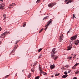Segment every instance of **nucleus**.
Masks as SVG:
<instances>
[{"instance_id": "c9c22d12", "label": "nucleus", "mask_w": 79, "mask_h": 79, "mask_svg": "<svg viewBox=\"0 0 79 79\" xmlns=\"http://www.w3.org/2000/svg\"><path fill=\"white\" fill-rule=\"evenodd\" d=\"M77 79V77H74V78H73V79Z\"/></svg>"}, {"instance_id": "f257e3e1", "label": "nucleus", "mask_w": 79, "mask_h": 79, "mask_svg": "<svg viewBox=\"0 0 79 79\" xmlns=\"http://www.w3.org/2000/svg\"><path fill=\"white\" fill-rule=\"evenodd\" d=\"M56 53V52H54L52 53V58H53L54 60H56L57 58H58V56H56L54 55L55 53Z\"/></svg>"}, {"instance_id": "bb28decb", "label": "nucleus", "mask_w": 79, "mask_h": 79, "mask_svg": "<svg viewBox=\"0 0 79 79\" xmlns=\"http://www.w3.org/2000/svg\"><path fill=\"white\" fill-rule=\"evenodd\" d=\"M43 30H44V29L43 28H42L40 31V32H42V31H43Z\"/></svg>"}, {"instance_id": "1a4fd4ad", "label": "nucleus", "mask_w": 79, "mask_h": 79, "mask_svg": "<svg viewBox=\"0 0 79 79\" xmlns=\"http://www.w3.org/2000/svg\"><path fill=\"white\" fill-rule=\"evenodd\" d=\"M72 2H74V1L73 0H69L66 4H68V3H71Z\"/></svg>"}, {"instance_id": "37998d69", "label": "nucleus", "mask_w": 79, "mask_h": 79, "mask_svg": "<svg viewBox=\"0 0 79 79\" xmlns=\"http://www.w3.org/2000/svg\"><path fill=\"white\" fill-rule=\"evenodd\" d=\"M38 52H40V49H39L38 51Z\"/></svg>"}, {"instance_id": "bf43d9fd", "label": "nucleus", "mask_w": 79, "mask_h": 79, "mask_svg": "<svg viewBox=\"0 0 79 79\" xmlns=\"http://www.w3.org/2000/svg\"><path fill=\"white\" fill-rule=\"evenodd\" d=\"M39 58H40V56L39 57Z\"/></svg>"}, {"instance_id": "c756f323", "label": "nucleus", "mask_w": 79, "mask_h": 79, "mask_svg": "<svg viewBox=\"0 0 79 79\" xmlns=\"http://www.w3.org/2000/svg\"><path fill=\"white\" fill-rule=\"evenodd\" d=\"M6 15H4L3 16V17H4V18H6Z\"/></svg>"}, {"instance_id": "412c9836", "label": "nucleus", "mask_w": 79, "mask_h": 79, "mask_svg": "<svg viewBox=\"0 0 79 79\" xmlns=\"http://www.w3.org/2000/svg\"><path fill=\"white\" fill-rule=\"evenodd\" d=\"M31 71L32 72H34V71H35V70H34V68H33V69H31Z\"/></svg>"}, {"instance_id": "de8ad7c7", "label": "nucleus", "mask_w": 79, "mask_h": 79, "mask_svg": "<svg viewBox=\"0 0 79 79\" xmlns=\"http://www.w3.org/2000/svg\"><path fill=\"white\" fill-rule=\"evenodd\" d=\"M11 7H10V6H8V8H10Z\"/></svg>"}, {"instance_id": "49530a36", "label": "nucleus", "mask_w": 79, "mask_h": 79, "mask_svg": "<svg viewBox=\"0 0 79 79\" xmlns=\"http://www.w3.org/2000/svg\"><path fill=\"white\" fill-rule=\"evenodd\" d=\"M39 69L40 70V64H39Z\"/></svg>"}, {"instance_id": "13d9d810", "label": "nucleus", "mask_w": 79, "mask_h": 79, "mask_svg": "<svg viewBox=\"0 0 79 79\" xmlns=\"http://www.w3.org/2000/svg\"><path fill=\"white\" fill-rule=\"evenodd\" d=\"M71 55H73V54H72Z\"/></svg>"}, {"instance_id": "393cba45", "label": "nucleus", "mask_w": 79, "mask_h": 79, "mask_svg": "<svg viewBox=\"0 0 79 79\" xmlns=\"http://www.w3.org/2000/svg\"><path fill=\"white\" fill-rule=\"evenodd\" d=\"M26 23H24V25H23V27H25V26H26Z\"/></svg>"}, {"instance_id": "aec40b11", "label": "nucleus", "mask_w": 79, "mask_h": 79, "mask_svg": "<svg viewBox=\"0 0 79 79\" xmlns=\"http://www.w3.org/2000/svg\"><path fill=\"white\" fill-rule=\"evenodd\" d=\"M40 78V77L37 76L35 77V79H39Z\"/></svg>"}, {"instance_id": "a19ab883", "label": "nucleus", "mask_w": 79, "mask_h": 79, "mask_svg": "<svg viewBox=\"0 0 79 79\" xmlns=\"http://www.w3.org/2000/svg\"><path fill=\"white\" fill-rule=\"evenodd\" d=\"M42 50V48H40V51H41V50Z\"/></svg>"}, {"instance_id": "2eb2a0df", "label": "nucleus", "mask_w": 79, "mask_h": 79, "mask_svg": "<svg viewBox=\"0 0 79 79\" xmlns=\"http://www.w3.org/2000/svg\"><path fill=\"white\" fill-rule=\"evenodd\" d=\"M68 77V75H63L62 77L63 78H66V77Z\"/></svg>"}, {"instance_id": "9d476101", "label": "nucleus", "mask_w": 79, "mask_h": 79, "mask_svg": "<svg viewBox=\"0 0 79 79\" xmlns=\"http://www.w3.org/2000/svg\"><path fill=\"white\" fill-rule=\"evenodd\" d=\"M71 48H72V46H68L67 50H71Z\"/></svg>"}, {"instance_id": "4d7b16f0", "label": "nucleus", "mask_w": 79, "mask_h": 79, "mask_svg": "<svg viewBox=\"0 0 79 79\" xmlns=\"http://www.w3.org/2000/svg\"><path fill=\"white\" fill-rule=\"evenodd\" d=\"M39 33H40V31H39Z\"/></svg>"}, {"instance_id": "8fccbe9b", "label": "nucleus", "mask_w": 79, "mask_h": 79, "mask_svg": "<svg viewBox=\"0 0 79 79\" xmlns=\"http://www.w3.org/2000/svg\"><path fill=\"white\" fill-rule=\"evenodd\" d=\"M18 42H16V43H15V44H17V43H18Z\"/></svg>"}, {"instance_id": "a18cd8bd", "label": "nucleus", "mask_w": 79, "mask_h": 79, "mask_svg": "<svg viewBox=\"0 0 79 79\" xmlns=\"http://www.w3.org/2000/svg\"><path fill=\"white\" fill-rule=\"evenodd\" d=\"M11 6H10V8H13V7H11Z\"/></svg>"}, {"instance_id": "864d4df0", "label": "nucleus", "mask_w": 79, "mask_h": 79, "mask_svg": "<svg viewBox=\"0 0 79 79\" xmlns=\"http://www.w3.org/2000/svg\"><path fill=\"white\" fill-rule=\"evenodd\" d=\"M48 27H47L45 28H46V29H47V28Z\"/></svg>"}, {"instance_id": "f3484780", "label": "nucleus", "mask_w": 79, "mask_h": 79, "mask_svg": "<svg viewBox=\"0 0 79 79\" xmlns=\"http://www.w3.org/2000/svg\"><path fill=\"white\" fill-rule=\"evenodd\" d=\"M31 74H32V73H30L29 74V75H28V78H30V77H31Z\"/></svg>"}, {"instance_id": "5701e85b", "label": "nucleus", "mask_w": 79, "mask_h": 79, "mask_svg": "<svg viewBox=\"0 0 79 79\" xmlns=\"http://www.w3.org/2000/svg\"><path fill=\"white\" fill-rule=\"evenodd\" d=\"M71 58H72V56L68 57V59H69V60H71Z\"/></svg>"}, {"instance_id": "052dcab7", "label": "nucleus", "mask_w": 79, "mask_h": 79, "mask_svg": "<svg viewBox=\"0 0 79 79\" xmlns=\"http://www.w3.org/2000/svg\"><path fill=\"white\" fill-rule=\"evenodd\" d=\"M40 76H41V75H40Z\"/></svg>"}, {"instance_id": "680f3d73", "label": "nucleus", "mask_w": 79, "mask_h": 79, "mask_svg": "<svg viewBox=\"0 0 79 79\" xmlns=\"http://www.w3.org/2000/svg\"><path fill=\"white\" fill-rule=\"evenodd\" d=\"M46 79H47V78Z\"/></svg>"}, {"instance_id": "473e14b6", "label": "nucleus", "mask_w": 79, "mask_h": 79, "mask_svg": "<svg viewBox=\"0 0 79 79\" xmlns=\"http://www.w3.org/2000/svg\"><path fill=\"white\" fill-rule=\"evenodd\" d=\"M39 1H40V0H37L36 2V3H39Z\"/></svg>"}, {"instance_id": "c85d7f7f", "label": "nucleus", "mask_w": 79, "mask_h": 79, "mask_svg": "<svg viewBox=\"0 0 79 79\" xmlns=\"http://www.w3.org/2000/svg\"><path fill=\"white\" fill-rule=\"evenodd\" d=\"M47 18H48V17H46L44 18L43 19H47Z\"/></svg>"}, {"instance_id": "20e7f679", "label": "nucleus", "mask_w": 79, "mask_h": 79, "mask_svg": "<svg viewBox=\"0 0 79 79\" xmlns=\"http://www.w3.org/2000/svg\"><path fill=\"white\" fill-rule=\"evenodd\" d=\"M9 32H10L6 31L2 34V35H1V38H3L5 37V35H6V34H7L8 33H9Z\"/></svg>"}, {"instance_id": "ddd939ff", "label": "nucleus", "mask_w": 79, "mask_h": 79, "mask_svg": "<svg viewBox=\"0 0 79 79\" xmlns=\"http://www.w3.org/2000/svg\"><path fill=\"white\" fill-rule=\"evenodd\" d=\"M15 48H14L13 49V50H12V52H11V53H14L15 52V49H16V48H17V47H15Z\"/></svg>"}, {"instance_id": "dca6fc26", "label": "nucleus", "mask_w": 79, "mask_h": 79, "mask_svg": "<svg viewBox=\"0 0 79 79\" xmlns=\"http://www.w3.org/2000/svg\"><path fill=\"white\" fill-rule=\"evenodd\" d=\"M51 69H53L55 68V65H52L50 66Z\"/></svg>"}, {"instance_id": "3c124183", "label": "nucleus", "mask_w": 79, "mask_h": 79, "mask_svg": "<svg viewBox=\"0 0 79 79\" xmlns=\"http://www.w3.org/2000/svg\"><path fill=\"white\" fill-rule=\"evenodd\" d=\"M44 30L45 31H46L47 30V29H46V28H45Z\"/></svg>"}, {"instance_id": "c03bdc74", "label": "nucleus", "mask_w": 79, "mask_h": 79, "mask_svg": "<svg viewBox=\"0 0 79 79\" xmlns=\"http://www.w3.org/2000/svg\"><path fill=\"white\" fill-rule=\"evenodd\" d=\"M2 30V28H1V27H0V31Z\"/></svg>"}, {"instance_id": "f704fd0d", "label": "nucleus", "mask_w": 79, "mask_h": 79, "mask_svg": "<svg viewBox=\"0 0 79 79\" xmlns=\"http://www.w3.org/2000/svg\"><path fill=\"white\" fill-rule=\"evenodd\" d=\"M76 57V55H75L73 57V58H75Z\"/></svg>"}, {"instance_id": "ea45409f", "label": "nucleus", "mask_w": 79, "mask_h": 79, "mask_svg": "<svg viewBox=\"0 0 79 79\" xmlns=\"http://www.w3.org/2000/svg\"><path fill=\"white\" fill-rule=\"evenodd\" d=\"M74 17H75V15H74V14L73 15V18H74Z\"/></svg>"}, {"instance_id": "58836bf2", "label": "nucleus", "mask_w": 79, "mask_h": 79, "mask_svg": "<svg viewBox=\"0 0 79 79\" xmlns=\"http://www.w3.org/2000/svg\"><path fill=\"white\" fill-rule=\"evenodd\" d=\"M70 31H68L67 32V34H68L69 33Z\"/></svg>"}, {"instance_id": "39448f33", "label": "nucleus", "mask_w": 79, "mask_h": 79, "mask_svg": "<svg viewBox=\"0 0 79 79\" xmlns=\"http://www.w3.org/2000/svg\"><path fill=\"white\" fill-rule=\"evenodd\" d=\"M5 6V4L3 3H2L0 5V9L3 10V8Z\"/></svg>"}, {"instance_id": "f03ea898", "label": "nucleus", "mask_w": 79, "mask_h": 79, "mask_svg": "<svg viewBox=\"0 0 79 79\" xmlns=\"http://www.w3.org/2000/svg\"><path fill=\"white\" fill-rule=\"evenodd\" d=\"M56 4V2L51 3L48 4V7H49V8H52L53 7V6L55 5Z\"/></svg>"}, {"instance_id": "7ed1b4c3", "label": "nucleus", "mask_w": 79, "mask_h": 79, "mask_svg": "<svg viewBox=\"0 0 79 79\" xmlns=\"http://www.w3.org/2000/svg\"><path fill=\"white\" fill-rule=\"evenodd\" d=\"M40 74H43L44 75H45L47 74V73L45 72H43L44 71L42 70V67H41V65H40Z\"/></svg>"}, {"instance_id": "4c0bfd02", "label": "nucleus", "mask_w": 79, "mask_h": 79, "mask_svg": "<svg viewBox=\"0 0 79 79\" xmlns=\"http://www.w3.org/2000/svg\"><path fill=\"white\" fill-rule=\"evenodd\" d=\"M65 66L66 68H68L69 66L68 65H66Z\"/></svg>"}, {"instance_id": "6ab92c4d", "label": "nucleus", "mask_w": 79, "mask_h": 79, "mask_svg": "<svg viewBox=\"0 0 79 79\" xmlns=\"http://www.w3.org/2000/svg\"><path fill=\"white\" fill-rule=\"evenodd\" d=\"M15 5V3H12L10 5V6H13Z\"/></svg>"}, {"instance_id": "a211bd4d", "label": "nucleus", "mask_w": 79, "mask_h": 79, "mask_svg": "<svg viewBox=\"0 0 79 79\" xmlns=\"http://www.w3.org/2000/svg\"><path fill=\"white\" fill-rule=\"evenodd\" d=\"M79 70H78L75 73V74H77L79 73Z\"/></svg>"}, {"instance_id": "9b49d317", "label": "nucleus", "mask_w": 79, "mask_h": 79, "mask_svg": "<svg viewBox=\"0 0 79 79\" xmlns=\"http://www.w3.org/2000/svg\"><path fill=\"white\" fill-rule=\"evenodd\" d=\"M37 63V62H35L34 63H32L31 64V66H35L36 65V64Z\"/></svg>"}, {"instance_id": "f8f14e48", "label": "nucleus", "mask_w": 79, "mask_h": 79, "mask_svg": "<svg viewBox=\"0 0 79 79\" xmlns=\"http://www.w3.org/2000/svg\"><path fill=\"white\" fill-rule=\"evenodd\" d=\"M75 45H78L79 44V40H76L75 41Z\"/></svg>"}, {"instance_id": "0eeeda50", "label": "nucleus", "mask_w": 79, "mask_h": 79, "mask_svg": "<svg viewBox=\"0 0 79 79\" xmlns=\"http://www.w3.org/2000/svg\"><path fill=\"white\" fill-rule=\"evenodd\" d=\"M77 35H76L75 36H73L71 38V40H75V39H76V38H77Z\"/></svg>"}, {"instance_id": "6e6552de", "label": "nucleus", "mask_w": 79, "mask_h": 79, "mask_svg": "<svg viewBox=\"0 0 79 79\" xmlns=\"http://www.w3.org/2000/svg\"><path fill=\"white\" fill-rule=\"evenodd\" d=\"M63 34H61L60 36V37L59 38V40H60V41H62V40H63Z\"/></svg>"}, {"instance_id": "e433bc0d", "label": "nucleus", "mask_w": 79, "mask_h": 79, "mask_svg": "<svg viewBox=\"0 0 79 79\" xmlns=\"http://www.w3.org/2000/svg\"><path fill=\"white\" fill-rule=\"evenodd\" d=\"M42 56H43L41 54L40 55V58H41V57H42Z\"/></svg>"}, {"instance_id": "cd10ccee", "label": "nucleus", "mask_w": 79, "mask_h": 79, "mask_svg": "<svg viewBox=\"0 0 79 79\" xmlns=\"http://www.w3.org/2000/svg\"><path fill=\"white\" fill-rule=\"evenodd\" d=\"M64 74H68V72H64Z\"/></svg>"}, {"instance_id": "72a5a7b5", "label": "nucleus", "mask_w": 79, "mask_h": 79, "mask_svg": "<svg viewBox=\"0 0 79 79\" xmlns=\"http://www.w3.org/2000/svg\"><path fill=\"white\" fill-rule=\"evenodd\" d=\"M71 70H69V71H68V73H71Z\"/></svg>"}, {"instance_id": "4468645a", "label": "nucleus", "mask_w": 79, "mask_h": 79, "mask_svg": "<svg viewBox=\"0 0 79 79\" xmlns=\"http://www.w3.org/2000/svg\"><path fill=\"white\" fill-rule=\"evenodd\" d=\"M56 49V48H54L52 49V53H54V52H55L56 51H55V50Z\"/></svg>"}, {"instance_id": "4be33fe9", "label": "nucleus", "mask_w": 79, "mask_h": 79, "mask_svg": "<svg viewBox=\"0 0 79 79\" xmlns=\"http://www.w3.org/2000/svg\"><path fill=\"white\" fill-rule=\"evenodd\" d=\"M9 76H10V75H8L7 76H5V78H7V77H8Z\"/></svg>"}, {"instance_id": "2f4dec72", "label": "nucleus", "mask_w": 79, "mask_h": 79, "mask_svg": "<svg viewBox=\"0 0 79 79\" xmlns=\"http://www.w3.org/2000/svg\"><path fill=\"white\" fill-rule=\"evenodd\" d=\"M0 2L1 3H2L3 2V0H0Z\"/></svg>"}, {"instance_id": "5fc2aeb1", "label": "nucleus", "mask_w": 79, "mask_h": 79, "mask_svg": "<svg viewBox=\"0 0 79 79\" xmlns=\"http://www.w3.org/2000/svg\"><path fill=\"white\" fill-rule=\"evenodd\" d=\"M24 71V70H22V72H23Z\"/></svg>"}, {"instance_id": "423d86ee", "label": "nucleus", "mask_w": 79, "mask_h": 79, "mask_svg": "<svg viewBox=\"0 0 79 79\" xmlns=\"http://www.w3.org/2000/svg\"><path fill=\"white\" fill-rule=\"evenodd\" d=\"M52 19H50L49 21L48 22V23L47 24V25H45V27H47L48 26H49V24H50V23H51L52 22Z\"/></svg>"}, {"instance_id": "7c9ffc66", "label": "nucleus", "mask_w": 79, "mask_h": 79, "mask_svg": "<svg viewBox=\"0 0 79 79\" xmlns=\"http://www.w3.org/2000/svg\"><path fill=\"white\" fill-rule=\"evenodd\" d=\"M78 64H79V63H77L75 65L76 66H77V65H78Z\"/></svg>"}, {"instance_id": "a878e982", "label": "nucleus", "mask_w": 79, "mask_h": 79, "mask_svg": "<svg viewBox=\"0 0 79 79\" xmlns=\"http://www.w3.org/2000/svg\"><path fill=\"white\" fill-rule=\"evenodd\" d=\"M76 65H75L73 67H72V69H75V68H76Z\"/></svg>"}, {"instance_id": "09e8293b", "label": "nucleus", "mask_w": 79, "mask_h": 79, "mask_svg": "<svg viewBox=\"0 0 79 79\" xmlns=\"http://www.w3.org/2000/svg\"><path fill=\"white\" fill-rule=\"evenodd\" d=\"M19 41H20V40H19L17 41V42H19Z\"/></svg>"}, {"instance_id": "79ce46f5", "label": "nucleus", "mask_w": 79, "mask_h": 79, "mask_svg": "<svg viewBox=\"0 0 79 79\" xmlns=\"http://www.w3.org/2000/svg\"><path fill=\"white\" fill-rule=\"evenodd\" d=\"M68 2V0H65V2Z\"/></svg>"}, {"instance_id": "603ef678", "label": "nucleus", "mask_w": 79, "mask_h": 79, "mask_svg": "<svg viewBox=\"0 0 79 79\" xmlns=\"http://www.w3.org/2000/svg\"><path fill=\"white\" fill-rule=\"evenodd\" d=\"M2 44V42H0V44Z\"/></svg>"}, {"instance_id": "6e6d98bb", "label": "nucleus", "mask_w": 79, "mask_h": 79, "mask_svg": "<svg viewBox=\"0 0 79 79\" xmlns=\"http://www.w3.org/2000/svg\"><path fill=\"white\" fill-rule=\"evenodd\" d=\"M0 3H1V2H0Z\"/></svg>"}, {"instance_id": "b1692460", "label": "nucleus", "mask_w": 79, "mask_h": 79, "mask_svg": "<svg viewBox=\"0 0 79 79\" xmlns=\"http://www.w3.org/2000/svg\"><path fill=\"white\" fill-rule=\"evenodd\" d=\"M60 75V74L59 73H58L57 74H56L55 75V76H58Z\"/></svg>"}]
</instances>
